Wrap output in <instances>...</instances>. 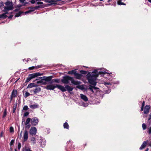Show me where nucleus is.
Masks as SVG:
<instances>
[{"mask_svg": "<svg viewBox=\"0 0 151 151\" xmlns=\"http://www.w3.org/2000/svg\"><path fill=\"white\" fill-rule=\"evenodd\" d=\"M106 72L99 71L98 72V74H91L89 72L86 75V78L88 81V82L90 84L95 86L96 85V80L99 75L100 74H104Z\"/></svg>", "mask_w": 151, "mask_h": 151, "instance_id": "obj_1", "label": "nucleus"}, {"mask_svg": "<svg viewBox=\"0 0 151 151\" xmlns=\"http://www.w3.org/2000/svg\"><path fill=\"white\" fill-rule=\"evenodd\" d=\"M71 81V82L75 85H78L80 84V82L78 81H75L73 77L69 76H65L63 77V79L61 80L62 83L64 84H68L69 83V81Z\"/></svg>", "mask_w": 151, "mask_h": 151, "instance_id": "obj_2", "label": "nucleus"}, {"mask_svg": "<svg viewBox=\"0 0 151 151\" xmlns=\"http://www.w3.org/2000/svg\"><path fill=\"white\" fill-rule=\"evenodd\" d=\"M55 88H58L61 91H65L63 86L58 84H56L55 86L52 85H47L45 88L47 90H53Z\"/></svg>", "mask_w": 151, "mask_h": 151, "instance_id": "obj_3", "label": "nucleus"}, {"mask_svg": "<svg viewBox=\"0 0 151 151\" xmlns=\"http://www.w3.org/2000/svg\"><path fill=\"white\" fill-rule=\"evenodd\" d=\"M29 134L32 136L35 135L37 132L36 128L34 127H32L29 130Z\"/></svg>", "mask_w": 151, "mask_h": 151, "instance_id": "obj_4", "label": "nucleus"}, {"mask_svg": "<svg viewBox=\"0 0 151 151\" xmlns=\"http://www.w3.org/2000/svg\"><path fill=\"white\" fill-rule=\"evenodd\" d=\"M38 119L36 117L32 118L31 120V123L33 126H36L38 124Z\"/></svg>", "mask_w": 151, "mask_h": 151, "instance_id": "obj_5", "label": "nucleus"}, {"mask_svg": "<svg viewBox=\"0 0 151 151\" xmlns=\"http://www.w3.org/2000/svg\"><path fill=\"white\" fill-rule=\"evenodd\" d=\"M43 74V73H39L37 72L29 74V76H30L31 79H32L36 77L42 75Z\"/></svg>", "mask_w": 151, "mask_h": 151, "instance_id": "obj_6", "label": "nucleus"}, {"mask_svg": "<svg viewBox=\"0 0 151 151\" xmlns=\"http://www.w3.org/2000/svg\"><path fill=\"white\" fill-rule=\"evenodd\" d=\"M43 74V73H39L37 72L29 74V76H30L31 79H32L36 77L42 75Z\"/></svg>", "mask_w": 151, "mask_h": 151, "instance_id": "obj_7", "label": "nucleus"}, {"mask_svg": "<svg viewBox=\"0 0 151 151\" xmlns=\"http://www.w3.org/2000/svg\"><path fill=\"white\" fill-rule=\"evenodd\" d=\"M28 132L26 130H25L24 131V133L23 137V142H24L27 141L28 139Z\"/></svg>", "mask_w": 151, "mask_h": 151, "instance_id": "obj_8", "label": "nucleus"}, {"mask_svg": "<svg viewBox=\"0 0 151 151\" xmlns=\"http://www.w3.org/2000/svg\"><path fill=\"white\" fill-rule=\"evenodd\" d=\"M53 78L52 76H51L48 77L45 76L41 77L39 78H42V80H44L45 81L49 82L51 81L52 79Z\"/></svg>", "mask_w": 151, "mask_h": 151, "instance_id": "obj_9", "label": "nucleus"}, {"mask_svg": "<svg viewBox=\"0 0 151 151\" xmlns=\"http://www.w3.org/2000/svg\"><path fill=\"white\" fill-rule=\"evenodd\" d=\"M65 91H62L63 92H65L66 91H68L69 92H70V91H72L73 89V88L71 87L68 85H66L65 86V87H64Z\"/></svg>", "mask_w": 151, "mask_h": 151, "instance_id": "obj_10", "label": "nucleus"}, {"mask_svg": "<svg viewBox=\"0 0 151 151\" xmlns=\"http://www.w3.org/2000/svg\"><path fill=\"white\" fill-rule=\"evenodd\" d=\"M150 109V105H146L145 107V109L144 111V114H147L149 112V110Z\"/></svg>", "mask_w": 151, "mask_h": 151, "instance_id": "obj_11", "label": "nucleus"}, {"mask_svg": "<svg viewBox=\"0 0 151 151\" xmlns=\"http://www.w3.org/2000/svg\"><path fill=\"white\" fill-rule=\"evenodd\" d=\"M13 9V7H12V6H7L6 7H4L3 11L4 12H8L9 11V10H12Z\"/></svg>", "mask_w": 151, "mask_h": 151, "instance_id": "obj_12", "label": "nucleus"}, {"mask_svg": "<svg viewBox=\"0 0 151 151\" xmlns=\"http://www.w3.org/2000/svg\"><path fill=\"white\" fill-rule=\"evenodd\" d=\"M80 96L81 98L84 101H88V99L87 97L85 95L83 94H80Z\"/></svg>", "mask_w": 151, "mask_h": 151, "instance_id": "obj_13", "label": "nucleus"}, {"mask_svg": "<svg viewBox=\"0 0 151 151\" xmlns=\"http://www.w3.org/2000/svg\"><path fill=\"white\" fill-rule=\"evenodd\" d=\"M147 141H144L142 144V145L139 148V149L140 150H142L145 148L146 147L147 144Z\"/></svg>", "mask_w": 151, "mask_h": 151, "instance_id": "obj_14", "label": "nucleus"}, {"mask_svg": "<svg viewBox=\"0 0 151 151\" xmlns=\"http://www.w3.org/2000/svg\"><path fill=\"white\" fill-rule=\"evenodd\" d=\"M17 90H15L14 89L12 92L10 96H12L13 97H15L17 96Z\"/></svg>", "mask_w": 151, "mask_h": 151, "instance_id": "obj_15", "label": "nucleus"}, {"mask_svg": "<svg viewBox=\"0 0 151 151\" xmlns=\"http://www.w3.org/2000/svg\"><path fill=\"white\" fill-rule=\"evenodd\" d=\"M74 76H76V78L78 79H81V77L82 76V75L81 74L77 73L76 72V73H75Z\"/></svg>", "mask_w": 151, "mask_h": 151, "instance_id": "obj_16", "label": "nucleus"}, {"mask_svg": "<svg viewBox=\"0 0 151 151\" xmlns=\"http://www.w3.org/2000/svg\"><path fill=\"white\" fill-rule=\"evenodd\" d=\"M37 84H36L34 83H32L28 84L27 86V88H31L33 87H37Z\"/></svg>", "mask_w": 151, "mask_h": 151, "instance_id": "obj_17", "label": "nucleus"}, {"mask_svg": "<svg viewBox=\"0 0 151 151\" xmlns=\"http://www.w3.org/2000/svg\"><path fill=\"white\" fill-rule=\"evenodd\" d=\"M41 90V88L40 87H37L33 90V93L34 94H36L38 93Z\"/></svg>", "mask_w": 151, "mask_h": 151, "instance_id": "obj_18", "label": "nucleus"}, {"mask_svg": "<svg viewBox=\"0 0 151 151\" xmlns=\"http://www.w3.org/2000/svg\"><path fill=\"white\" fill-rule=\"evenodd\" d=\"M5 4L7 6H12V7H13V4L12 1L10 2L9 1H7L5 3Z\"/></svg>", "mask_w": 151, "mask_h": 151, "instance_id": "obj_19", "label": "nucleus"}, {"mask_svg": "<svg viewBox=\"0 0 151 151\" xmlns=\"http://www.w3.org/2000/svg\"><path fill=\"white\" fill-rule=\"evenodd\" d=\"M17 106V102H16L14 106H13V110L12 112L13 113H14L15 112V111L16 109V108Z\"/></svg>", "mask_w": 151, "mask_h": 151, "instance_id": "obj_20", "label": "nucleus"}, {"mask_svg": "<svg viewBox=\"0 0 151 151\" xmlns=\"http://www.w3.org/2000/svg\"><path fill=\"white\" fill-rule=\"evenodd\" d=\"M63 127L65 129H69V126L67 122H65L64 123Z\"/></svg>", "mask_w": 151, "mask_h": 151, "instance_id": "obj_21", "label": "nucleus"}, {"mask_svg": "<svg viewBox=\"0 0 151 151\" xmlns=\"http://www.w3.org/2000/svg\"><path fill=\"white\" fill-rule=\"evenodd\" d=\"M39 105L38 104H34L32 105H30L29 107L32 109H35L37 108L38 107Z\"/></svg>", "mask_w": 151, "mask_h": 151, "instance_id": "obj_22", "label": "nucleus"}, {"mask_svg": "<svg viewBox=\"0 0 151 151\" xmlns=\"http://www.w3.org/2000/svg\"><path fill=\"white\" fill-rule=\"evenodd\" d=\"M45 7V4H42L41 5H39L38 6H36L35 7H34V8H35L36 9H38L40 8H44Z\"/></svg>", "mask_w": 151, "mask_h": 151, "instance_id": "obj_23", "label": "nucleus"}, {"mask_svg": "<svg viewBox=\"0 0 151 151\" xmlns=\"http://www.w3.org/2000/svg\"><path fill=\"white\" fill-rule=\"evenodd\" d=\"M122 0H119L117 2V3L118 5H126V4L125 3H124L123 2H122Z\"/></svg>", "mask_w": 151, "mask_h": 151, "instance_id": "obj_24", "label": "nucleus"}, {"mask_svg": "<svg viewBox=\"0 0 151 151\" xmlns=\"http://www.w3.org/2000/svg\"><path fill=\"white\" fill-rule=\"evenodd\" d=\"M7 109L5 108L4 110V113H3V115L2 116V118H5L6 117V116L7 115Z\"/></svg>", "mask_w": 151, "mask_h": 151, "instance_id": "obj_25", "label": "nucleus"}, {"mask_svg": "<svg viewBox=\"0 0 151 151\" xmlns=\"http://www.w3.org/2000/svg\"><path fill=\"white\" fill-rule=\"evenodd\" d=\"M7 17L8 16L5 15L4 13L0 14V18H2L3 19H6L7 18Z\"/></svg>", "mask_w": 151, "mask_h": 151, "instance_id": "obj_26", "label": "nucleus"}, {"mask_svg": "<svg viewBox=\"0 0 151 151\" xmlns=\"http://www.w3.org/2000/svg\"><path fill=\"white\" fill-rule=\"evenodd\" d=\"M24 13V12L22 11H19V12L16 13L15 15V17H18L20 16L21 14Z\"/></svg>", "mask_w": 151, "mask_h": 151, "instance_id": "obj_27", "label": "nucleus"}, {"mask_svg": "<svg viewBox=\"0 0 151 151\" xmlns=\"http://www.w3.org/2000/svg\"><path fill=\"white\" fill-rule=\"evenodd\" d=\"M31 118H27L25 122V125H27L31 121Z\"/></svg>", "mask_w": 151, "mask_h": 151, "instance_id": "obj_28", "label": "nucleus"}, {"mask_svg": "<svg viewBox=\"0 0 151 151\" xmlns=\"http://www.w3.org/2000/svg\"><path fill=\"white\" fill-rule=\"evenodd\" d=\"M76 71L75 70H72L71 71H69L68 72V74H73L74 75L75 73H76Z\"/></svg>", "mask_w": 151, "mask_h": 151, "instance_id": "obj_29", "label": "nucleus"}, {"mask_svg": "<svg viewBox=\"0 0 151 151\" xmlns=\"http://www.w3.org/2000/svg\"><path fill=\"white\" fill-rule=\"evenodd\" d=\"M30 140L31 141H32L33 142V143L34 144H35L36 143V139L35 137H32L31 138Z\"/></svg>", "mask_w": 151, "mask_h": 151, "instance_id": "obj_30", "label": "nucleus"}, {"mask_svg": "<svg viewBox=\"0 0 151 151\" xmlns=\"http://www.w3.org/2000/svg\"><path fill=\"white\" fill-rule=\"evenodd\" d=\"M34 7H29L28 9H31L30 10H29L30 11V12H34L35 11L36 9L35 8H34Z\"/></svg>", "mask_w": 151, "mask_h": 151, "instance_id": "obj_31", "label": "nucleus"}, {"mask_svg": "<svg viewBox=\"0 0 151 151\" xmlns=\"http://www.w3.org/2000/svg\"><path fill=\"white\" fill-rule=\"evenodd\" d=\"M80 72L81 74H86L87 73V72L86 71L83 70H81L80 71Z\"/></svg>", "mask_w": 151, "mask_h": 151, "instance_id": "obj_32", "label": "nucleus"}, {"mask_svg": "<svg viewBox=\"0 0 151 151\" xmlns=\"http://www.w3.org/2000/svg\"><path fill=\"white\" fill-rule=\"evenodd\" d=\"M10 132L11 133L14 132V129L12 127H11L9 128Z\"/></svg>", "mask_w": 151, "mask_h": 151, "instance_id": "obj_33", "label": "nucleus"}, {"mask_svg": "<svg viewBox=\"0 0 151 151\" xmlns=\"http://www.w3.org/2000/svg\"><path fill=\"white\" fill-rule=\"evenodd\" d=\"M31 80H32V79H31L30 76H29L28 75V77L26 79L25 82H28L29 81Z\"/></svg>", "mask_w": 151, "mask_h": 151, "instance_id": "obj_34", "label": "nucleus"}, {"mask_svg": "<svg viewBox=\"0 0 151 151\" xmlns=\"http://www.w3.org/2000/svg\"><path fill=\"white\" fill-rule=\"evenodd\" d=\"M28 109L29 108L28 106L27 105L24 106L23 108V110L24 111H27L28 110Z\"/></svg>", "mask_w": 151, "mask_h": 151, "instance_id": "obj_35", "label": "nucleus"}, {"mask_svg": "<svg viewBox=\"0 0 151 151\" xmlns=\"http://www.w3.org/2000/svg\"><path fill=\"white\" fill-rule=\"evenodd\" d=\"M76 87L79 89L83 90V86L81 85H79L76 86Z\"/></svg>", "mask_w": 151, "mask_h": 151, "instance_id": "obj_36", "label": "nucleus"}, {"mask_svg": "<svg viewBox=\"0 0 151 151\" xmlns=\"http://www.w3.org/2000/svg\"><path fill=\"white\" fill-rule=\"evenodd\" d=\"M14 139L12 140L10 143V144H9L10 145V146H11L13 145L14 144Z\"/></svg>", "mask_w": 151, "mask_h": 151, "instance_id": "obj_37", "label": "nucleus"}, {"mask_svg": "<svg viewBox=\"0 0 151 151\" xmlns=\"http://www.w3.org/2000/svg\"><path fill=\"white\" fill-rule=\"evenodd\" d=\"M30 95V93L28 92H26L24 94V97L26 98L29 96Z\"/></svg>", "mask_w": 151, "mask_h": 151, "instance_id": "obj_38", "label": "nucleus"}, {"mask_svg": "<svg viewBox=\"0 0 151 151\" xmlns=\"http://www.w3.org/2000/svg\"><path fill=\"white\" fill-rule=\"evenodd\" d=\"M98 71L97 70L95 69L93 70L92 72V73H95V74H98Z\"/></svg>", "mask_w": 151, "mask_h": 151, "instance_id": "obj_39", "label": "nucleus"}, {"mask_svg": "<svg viewBox=\"0 0 151 151\" xmlns=\"http://www.w3.org/2000/svg\"><path fill=\"white\" fill-rule=\"evenodd\" d=\"M40 79H41L40 80L37 81V84L40 83H41L42 84V83L43 81H44V80H42V78H40Z\"/></svg>", "mask_w": 151, "mask_h": 151, "instance_id": "obj_40", "label": "nucleus"}, {"mask_svg": "<svg viewBox=\"0 0 151 151\" xmlns=\"http://www.w3.org/2000/svg\"><path fill=\"white\" fill-rule=\"evenodd\" d=\"M142 127L143 128V129L144 130L146 128V125L145 124H142Z\"/></svg>", "mask_w": 151, "mask_h": 151, "instance_id": "obj_41", "label": "nucleus"}, {"mask_svg": "<svg viewBox=\"0 0 151 151\" xmlns=\"http://www.w3.org/2000/svg\"><path fill=\"white\" fill-rule=\"evenodd\" d=\"M29 114V112H26L24 113V116H27Z\"/></svg>", "mask_w": 151, "mask_h": 151, "instance_id": "obj_42", "label": "nucleus"}, {"mask_svg": "<svg viewBox=\"0 0 151 151\" xmlns=\"http://www.w3.org/2000/svg\"><path fill=\"white\" fill-rule=\"evenodd\" d=\"M89 88L90 90L93 92V86H92L91 85L89 86Z\"/></svg>", "mask_w": 151, "mask_h": 151, "instance_id": "obj_43", "label": "nucleus"}, {"mask_svg": "<svg viewBox=\"0 0 151 151\" xmlns=\"http://www.w3.org/2000/svg\"><path fill=\"white\" fill-rule=\"evenodd\" d=\"M25 128L26 129H28L30 127L31 125L30 124H28L27 125H25Z\"/></svg>", "mask_w": 151, "mask_h": 151, "instance_id": "obj_44", "label": "nucleus"}, {"mask_svg": "<svg viewBox=\"0 0 151 151\" xmlns=\"http://www.w3.org/2000/svg\"><path fill=\"white\" fill-rule=\"evenodd\" d=\"M25 151H32L30 148L27 147L25 148Z\"/></svg>", "mask_w": 151, "mask_h": 151, "instance_id": "obj_45", "label": "nucleus"}, {"mask_svg": "<svg viewBox=\"0 0 151 151\" xmlns=\"http://www.w3.org/2000/svg\"><path fill=\"white\" fill-rule=\"evenodd\" d=\"M35 68V66H32V67H31L29 68L28 69L29 70H33Z\"/></svg>", "mask_w": 151, "mask_h": 151, "instance_id": "obj_46", "label": "nucleus"}, {"mask_svg": "<svg viewBox=\"0 0 151 151\" xmlns=\"http://www.w3.org/2000/svg\"><path fill=\"white\" fill-rule=\"evenodd\" d=\"M35 69H38L42 67V65H38L35 66Z\"/></svg>", "mask_w": 151, "mask_h": 151, "instance_id": "obj_47", "label": "nucleus"}, {"mask_svg": "<svg viewBox=\"0 0 151 151\" xmlns=\"http://www.w3.org/2000/svg\"><path fill=\"white\" fill-rule=\"evenodd\" d=\"M54 82L58 83H59V80L58 79H54Z\"/></svg>", "mask_w": 151, "mask_h": 151, "instance_id": "obj_48", "label": "nucleus"}, {"mask_svg": "<svg viewBox=\"0 0 151 151\" xmlns=\"http://www.w3.org/2000/svg\"><path fill=\"white\" fill-rule=\"evenodd\" d=\"M21 147V144L19 142L18 143V149L19 150Z\"/></svg>", "mask_w": 151, "mask_h": 151, "instance_id": "obj_49", "label": "nucleus"}, {"mask_svg": "<svg viewBox=\"0 0 151 151\" xmlns=\"http://www.w3.org/2000/svg\"><path fill=\"white\" fill-rule=\"evenodd\" d=\"M148 132L149 134H151V127L149 128Z\"/></svg>", "mask_w": 151, "mask_h": 151, "instance_id": "obj_50", "label": "nucleus"}, {"mask_svg": "<svg viewBox=\"0 0 151 151\" xmlns=\"http://www.w3.org/2000/svg\"><path fill=\"white\" fill-rule=\"evenodd\" d=\"M4 6V3L3 2L0 3V8Z\"/></svg>", "mask_w": 151, "mask_h": 151, "instance_id": "obj_51", "label": "nucleus"}, {"mask_svg": "<svg viewBox=\"0 0 151 151\" xmlns=\"http://www.w3.org/2000/svg\"><path fill=\"white\" fill-rule=\"evenodd\" d=\"M30 2L32 4H34L35 3V0H32Z\"/></svg>", "mask_w": 151, "mask_h": 151, "instance_id": "obj_52", "label": "nucleus"}, {"mask_svg": "<svg viewBox=\"0 0 151 151\" xmlns=\"http://www.w3.org/2000/svg\"><path fill=\"white\" fill-rule=\"evenodd\" d=\"M43 3L42 2H40V1H38V2H37V4H43Z\"/></svg>", "mask_w": 151, "mask_h": 151, "instance_id": "obj_53", "label": "nucleus"}, {"mask_svg": "<svg viewBox=\"0 0 151 151\" xmlns=\"http://www.w3.org/2000/svg\"><path fill=\"white\" fill-rule=\"evenodd\" d=\"M46 82V81H43L42 84L44 85H46V84H47V83Z\"/></svg>", "mask_w": 151, "mask_h": 151, "instance_id": "obj_54", "label": "nucleus"}, {"mask_svg": "<svg viewBox=\"0 0 151 151\" xmlns=\"http://www.w3.org/2000/svg\"><path fill=\"white\" fill-rule=\"evenodd\" d=\"M111 91V89H108V91H106V93H109Z\"/></svg>", "mask_w": 151, "mask_h": 151, "instance_id": "obj_55", "label": "nucleus"}, {"mask_svg": "<svg viewBox=\"0 0 151 151\" xmlns=\"http://www.w3.org/2000/svg\"><path fill=\"white\" fill-rule=\"evenodd\" d=\"M145 105V102L144 101H143L142 103L141 106L144 107Z\"/></svg>", "mask_w": 151, "mask_h": 151, "instance_id": "obj_56", "label": "nucleus"}, {"mask_svg": "<svg viewBox=\"0 0 151 151\" xmlns=\"http://www.w3.org/2000/svg\"><path fill=\"white\" fill-rule=\"evenodd\" d=\"M151 119V113H150V114L149 115V117L148 119V120H150Z\"/></svg>", "mask_w": 151, "mask_h": 151, "instance_id": "obj_57", "label": "nucleus"}, {"mask_svg": "<svg viewBox=\"0 0 151 151\" xmlns=\"http://www.w3.org/2000/svg\"><path fill=\"white\" fill-rule=\"evenodd\" d=\"M22 131L20 133V134H19V136H20V138H22Z\"/></svg>", "mask_w": 151, "mask_h": 151, "instance_id": "obj_58", "label": "nucleus"}, {"mask_svg": "<svg viewBox=\"0 0 151 151\" xmlns=\"http://www.w3.org/2000/svg\"><path fill=\"white\" fill-rule=\"evenodd\" d=\"M13 17V15H10L8 17V19H12Z\"/></svg>", "mask_w": 151, "mask_h": 151, "instance_id": "obj_59", "label": "nucleus"}, {"mask_svg": "<svg viewBox=\"0 0 151 151\" xmlns=\"http://www.w3.org/2000/svg\"><path fill=\"white\" fill-rule=\"evenodd\" d=\"M93 88L95 89V90H97V89H99V88H98L97 87H95V86H93Z\"/></svg>", "mask_w": 151, "mask_h": 151, "instance_id": "obj_60", "label": "nucleus"}, {"mask_svg": "<svg viewBox=\"0 0 151 151\" xmlns=\"http://www.w3.org/2000/svg\"><path fill=\"white\" fill-rule=\"evenodd\" d=\"M30 11H30L29 10L28 11H26V12H25V14H27V13H29L30 12Z\"/></svg>", "mask_w": 151, "mask_h": 151, "instance_id": "obj_61", "label": "nucleus"}, {"mask_svg": "<svg viewBox=\"0 0 151 151\" xmlns=\"http://www.w3.org/2000/svg\"><path fill=\"white\" fill-rule=\"evenodd\" d=\"M3 132H2L0 134V137H2L3 136Z\"/></svg>", "mask_w": 151, "mask_h": 151, "instance_id": "obj_62", "label": "nucleus"}, {"mask_svg": "<svg viewBox=\"0 0 151 151\" xmlns=\"http://www.w3.org/2000/svg\"><path fill=\"white\" fill-rule=\"evenodd\" d=\"M13 97H12V96H10V102L11 103L12 100L13 98Z\"/></svg>", "mask_w": 151, "mask_h": 151, "instance_id": "obj_63", "label": "nucleus"}, {"mask_svg": "<svg viewBox=\"0 0 151 151\" xmlns=\"http://www.w3.org/2000/svg\"><path fill=\"white\" fill-rule=\"evenodd\" d=\"M21 3H23L25 0H19Z\"/></svg>", "mask_w": 151, "mask_h": 151, "instance_id": "obj_64", "label": "nucleus"}]
</instances>
